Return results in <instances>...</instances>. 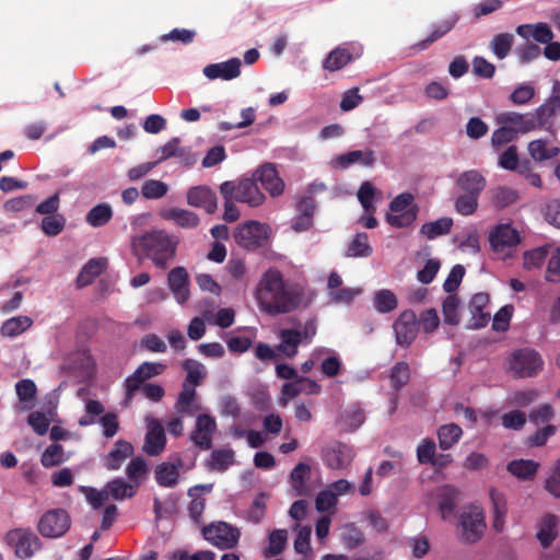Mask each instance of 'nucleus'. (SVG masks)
<instances>
[{"label": "nucleus", "mask_w": 560, "mask_h": 560, "mask_svg": "<svg viewBox=\"0 0 560 560\" xmlns=\"http://www.w3.org/2000/svg\"><path fill=\"white\" fill-rule=\"evenodd\" d=\"M418 207L413 206L408 211L387 213L386 221L393 228H408L416 221Z\"/></svg>", "instance_id": "09e8293b"}, {"label": "nucleus", "mask_w": 560, "mask_h": 560, "mask_svg": "<svg viewBox=\"0 0 560 560\" xmlns=\"http://www.w3.org/2000/svg\"><path fill=\"white\" fill-rule=\"evenodd\" d=\"M15 393L24 409H31L37 395V386L33 380L23 378L15 384Z\"/></svg>", "instance_id": "a19ab883"}, {"label": "nucleus", "mask_w": 560, "mask_h": 560, "mask_svg": "<svg viewBox=\"0 0 560 560\" xmlns=\"http://www.w3.org/2000/svg\"><path fill=\"white\" fill-rule=\"evenodd\" d=\"M459 299L456 295H447L443 301L442 313L444 322L448 325L456 326L459 324Z\"/></svg>", "instance_id": "3c124183"}, {"label": "nucleus", "mask_w": 560, "mask_h": 560, "mask_svg": "<svg viewBox=\"0 0 560 560\" xmlns=\"http://www.w3.org/2000/svg\"><path fill=\"white\" fill-rule=\"evenodd\" d=\"M112 218V207L108 203H98L86 213L85 221L93 228H101L107 224Z\"/></svg>", "instance_id": "58836bf2"}, {"label": "nucleus", "mask_w": 560, "mask_h": 560, "mask_svg": "<svg viewBox=\"0 0 560 560\" xmlns=\"http://www.w3.org/2000/svg\"><path fill=\"white\" fill-rule=\"evenodd\" d=\"M106 268V258L100 257L90 259L81 269L77 278V285L83 288L91 284Z\"/></svg>", "instance_id": "c756f323"}, {"label": "nucleus", "mask_w": 560, "mask_h": 560, "mask_svg": "<svg viewBox=\"0 0 560 560\" xmlns=\"http://www.w3.org/2000/svg\"><path fill=\"white\" fill-rule=\"evenodd\" d=\"M219 189L224 199L223 220L230 223L237 221L240 218V211L234 203V197H232L233 186L230 184H221Z\"/></svg>", "instance_id": "c03bdc74"}, {"label": "nucleus", "mask_w": 560, "mask_h": 560, "mask_svg": "<svg viewBox=\"0 0 560 560\" xmlns=\"http://www.w3.org/2000/svg\"><path fill=\"white\" fill-rule=\"evenodd\" d=\"M323 460L331 469L347 467L352 460V450L340 442H335L323 448Z\"/></svg>", "instance_id": "f3484780"}, {"label": "nucleus", "mask_w": 560, "mask_h": 560, "mask_svg": "<svg viewBox=\"0 0 560 560\" xmlns=\"http://www.w3.org/2000/svg\"><path fill=\"white\" fill-rule=\"evenodd\" d=\"M542 214L549 224L560 229V198L547 201L542 208Z\"/></svg>", "instance_id": "774afa93"}, {"label": "nucleus", "mask_w": 560, "mask_h": 560, "mask_svg": "<svg viewBox=\"0 0 560 560\" xmlns=\"http://www.w3.org/2000/svg\"><path fill=\"white\" fill-rule=\"evenodd\" d=\"M196 389L190 384L183 383V388L175 402V410L180 415H195L200 406L196 402Z\"/></svg>", "instance_id": "c85d7f7f"}, {"label": "nucleus", "mask_w": 560, "mask_h": 560, "mask_svg": "<svg viewBox=\"0 0 560 560\" xmlns=\"http://www.w3.org/2000/svg\"><path fill=\"white\" fill-rule=\"evenodd\" d=\"M184 463L176 458L173 463H162L155 467V479L161 487L174 488L178 483L179 469Z\"/></svg>", "instance_id": "4be33fe9"}, {"label": "nucleus", "mask_w": 560, "mask_h": 560, "mask_svg": "<svg viewBox=\"0 0 560 560\" xmlns=\"http://www.w3.org/2000/svg\"><path fill=\"white\" fill-rule=\"evenodd\" d=\"M463 430L455 423L444 424L438 430L439 446L443 450H450L462 438Z\"/></svg>", "instance_id": "ea45409f"}, {"label": "nucleus", "mask_w": 560, "mask_h": 560, "mask_svg": "<svg viewBox=\"0 0 560 560\" xmlns=\"http://www.w3.org/2000/svg\"><path fill=\"white\" fill-rule=\"evenodd\" d=\"M536 537L544 548H548L558 537V517L553 514H545L538 523Z\"/></svg>", "instance_id": "a878e982"}, {"label": "nucleus", "mask_w": 560, "mask_h": 560, "mask_svg": "<svg viewBox=\"0 0 560 560\" xmlns=\"http://www.w3.org/2000/svg\"><path fill=\"white\" fill-rule=\"evenodd\" d=\"M453 226V220L451 218H441L433 222L424 223L421 226V234L425 235L429 240H433L438 236L447 234Z\"/></svg>", "instance_id": "de8ad7c7"}, {"label": "nucleus", "mask_w": 560, "mask_h": 560, "mask_svg": "<svg viewBox=\"0 0 560 560\" xmlns=\"http://www.w3.org/2000/svg\"><path fill=\"white\" fill-rule=\"evenodd\" d=\"M241 67L242 62L238 58H231L223 62L207 65L202 72L209 80L231 81L241 75Z\"/></svg>", "instance_id": "dca6fc26"}, {"label": "nucleus", "mask_w": 560, "mask_h": 560, "mask_svg": "<svg viewBox=\"0 0 560 560\" xmlns=\"http://www.w3.org/2000/svg\"><path fill=\"white\" fill-rule=\"evenodd\" d=\"M372 254V247L369 244L366 233H358L348 247V256L369 257Z\"/></svg>", "instance_id": "4d7b16f0"}, {"label": "nucleus", "mask_w": 560, "mask_h": 560, "mask_svg": "<svg viewBox=\"0 0 560 560\" xmlns=\"http://www.w3.org/2000/svg\"><path fill=\"white\" fill-rule=\"evenodd\" d=\"M71 526V518L63 509H52L45 512L37 524L42 536L47 538H59L63 536Z\"/></svg>", "instance_id": "39448f33"}, {"label": "nucleus", "mask_w": 560, "mask_h": 560, "mask_svg": "<svg viewBox=\"0 0 560 560\" xmlns=\"http://www.w3.org/2000/svg\"><path fill=\"white\" fill-rule=\"evenodd\" d=\"M33 324V320L28 316H16L7 319L1 328L0 332L5 337H16L27 330Z\"/></svg>", "instance_id": "37998d69"}, {"label": "nucleus", "mask_w": 560, "mask_h": 560, "mask_svg": "<svg viewBox=\"0 0 560 560\" xmlns=\"http://www.w3.org/2000/svg\"><path fill=\"white\" fill-rule=\"evenodd\" d=\"M556 115V112L547 103L540 105L534 113H532V120L535 125V129L545 128L551 122V118Z\"/></svg>", "instance_id": "69168bd1"}, {"label": "nucleus", "mask_w": 560, "mask_h": 560, "mask_svg": "<svg viewBox=\"0 0 560 560\" xmlns=\"http://www.w3.org/2000/svg\"><path fill=\"white\" fill-rule=\"evenodd\" d=\"M498 164L503 170L518 171L525 173L528 170L529 161H525L520 164L517 147L510 145L500 156Z\"/></svg>", "instance_id": "473e14b6"}, {"label": "nucleus", "mask_w": 560, "mask_h": 560, "mask_svg": "<svg viewBox=\"0 0 560 560\" xmlns=\"http://www.w3.org/2000/svg\"><path fill=\"white\" fill-rule=\"evenodd\" d=\"M517 198L518 195L516 190L508 187H499L494 191L493 203L497 208L504 209L516 202Z\"/></svg>", "instance_id": "680f3d73"}, {"label": "nucleus", "mask_w": 560, "mask_h": 560, "mask_svg": "<svg viewBox=\"0 0 560 560\" xmlns=\"http://www.w3.org/2000/svg\"><path fill=\"white\" fill-rule=\"evenodd\" d=\"M186 201L190 207L203 209L208 214H213L218 209L217 194L206 185L190 187L186 192Z\"/></svg>", "instance_id": "9b49d317"}, {"label": "nucleus", "mask_w": 560, "mask_h": 560, "mask_svg": "<svg viewBox=\"0 0 560 560\" xmlns=\"http://www.w3.org/2000/svg\"><path fill=\"white\" fill-rule=\"evenodd\" d=\"M147 433L142 451L149 456H159L166 446V434L162 422L155 418H147Z\"/></svg>", "instance_id": "9d476101"}, {"label": "nucleus", "mask_w": 560, "mask_h": 560, "mask_svg": "<svg viewBox=\"0 0 560 560\" xmlns=\"http://www.w3.org/2000/svg\"><path fill=\"white\" fill-rule=\"evenodd\" d=\"M66 460L62 445L58 443L50 444L42 454L40 463L44 467L50 468L58 466Z\"/></svg>", "instance_id": "5fc2aeb1"}, {"label": "nucleus", "mask_w": 560, "mask_h": 560, "mask_svg": "<svg viewBox=\"0 0 560 560\" xmlns=\"http://www.w3.org/2000/svg\"><path fill=\"white\" fill-rule=\"evenodd\" d=\"M133 454V446L130 442L118 440L104 459V466L108 470H117L122 463Z\"/></svg>", "instance_id": "b1692460"}, {"label": "nucleus", "mask_w": 560, "mask_h": 560, "mask_svg": "<svg viewBox=\"0 0 560 560\" xmlns=\"http://www.w3.org/2000/svg\"><path fill=\"white\" fill-rule=\"evenodd\" d=\"M222 184L233 186L232 197L235 201L247 203L250 207H258L265 201V195L257 186L255 178H242L238 182L226 180Z\"/></svg>", "instance_id": "1a4fd4ad"}, {"label": "nucleus", "mask_w": 560, "mask_h": 560, "mask_svg": "<svg viewBox=\"0 0 560 560\" xmlns=\"http://www.w3.org/2000/svg\"><path fill=\"white\" fill-rule=\"evenodd\" d=\"M177 245L178 241L163 230L149 231L133 241V247L161 269H165L174 259Z\"/></svg>", "instance_id": "f03ea898"}, {"label": "nucleus", "mask_w": 560, "mask_h": 560, "mask_svg": "<svg viewBox=\"0 0 560 560\" xmlns=\"http://www.w3.org/2000/svg\"><path fill=\"white\" fill-rule=\"evenodd\" d=\"M108 493L115 499V500H122L126 498H131L136 490L133 487L124 481L122 479H114L110 482L107 483Z\"/></svg>", "instance_id": "bf43d9fd"}, {"label": "nucleus", "mask_w": 560, "mask_h": 560, "mask_svg": "<svg viewBox=\"0 0 560 560\" xmlns=\"http://www.w3.org/2000/svg\"><path fill=\"white\" fill-rule=\"evenodd\" d=\"M490 302V296L488 293L479 292L474 294L471 300L469 301L468 308L471 314V323L469 325L470 328H483L490 322L491 315L489 312H485V308Z\"/></svg>", "instance_id": "6ab92c4d"}, {"label": "nucleus", "mask_w": 560, "mask_h": 560, "mask_svg": "<svg viewBox=\"0 0 560 560\" xmlns=\"http://www.w3.org/2000/svg\"><path fill=\"white\" fill-rule=\"evenodd\" d=\"M457 185L464 192L479 197L481 191L486 188L487 180L480 172L469 170L459 175Z\"/></svg>", "instance_id": "bb28decb"}, {"label": "nucleus", "mask_w": 560, "mask_h": 560, "mask_svg": "<svg viewBox=\"0 0 560 560\" xmlns=\"http://www.w3.org/2000/svg\"><path fill=\"white\" fill-rule=\"evenodd\" d=\"M458 495L459 491L452 486H445L442 488L440 493L439 508L444 520L454 514Z\"/></svg>", "instance_id": "c9c22d12"}, {"label": "nucleus", "mask_w": 560, "mask_h": 560, "mask_svg": "<svg viewBox=\"0 0 560 560\" xmlns=\"http://www.w3.org/2000/svg\"><path fill=\"white\" fill-rule=\"evenodd\" d=\"M490 500L493 510V528L497 532H502L504 527V517L508 512L505 497L502 492L492 488L490 489Z\"/></svg>", "instance_id": "7c9ffc66"}, {"label": "nucleus", "mask_w": 560, "mask_h": 560, "mask_svg": "<svg viewBox=\"0 0 560 560\" xmlns=\"http://www.w3.org/2000/svg\"><path fill=\"white\" fill-rule=\"evenodd\" d=\"M487 528L485 513L478 508L464 511L459 515L457 532L463 544L474 545L480 541Z\"/></svg>", "instance_id": "7ed1b4c3"}, {"label": "nucleus", "mask_w": 560, "mask_h": 560, "mask_svg": "<svg viewBox=\"0 0 560 560\" xmlns=\"http://www.w3.org/2000/svg\"><path fill=\"white\" fill-rule=\"evenodd\" d=\"M217 430L215 419L207 413L199 415L196 427L190 434L191 442L203 451L212 447V436Z\"/></svg>", "instance_id": "f8f14e48"}, {"label": "nucleus", "mask_w": 560, "mask_h": 560, "mask_svg": "<svg viewBox=\"0 0 560 560\" xmlns=\"http://www.w3.org/2000/svg\"><path fill=\"white\" fill-rule=\"evenodd\" d=\"M517 136L506 125H500L491 136V145L494 150L501 149L503 145L514 141Z\"/></svg>", "instance_id": "e2e57ef3"}, {"label": "nucleus", "mask_w": 560, "mask_h": 560, "mask_svg": "<svg viewBox=\"0 0 560 560\" xmlns=\"http://www.w3.org/2000/svg\"><path fill=\"white\" fill-rule=\"evenodd\" d=\"M167 284L179 304H184L189 299V277L184 267H175L168 272Z\"/></svg>", "instance_id": "a211bd4d"}, {"label": "nucleus", "mask_w": 560, "mask_h": 560, "mask_svg": "<svg viewBox=\"0 0 560 560\" xmlns=\"http://www.w3.org/2000/svg\"><path fill=\"white\" fill-rule=\"evenodd\" d=\"M66 222L67 220L65 215L60 213L44 217L40 223V229L47 236H57L65 230Z\"/></svg>", "instance_id": "603ef678"}, {"label": "nucleus", "mask_w": 560, "mask_h": 560, "mask_svg": "<svg viewBox=\"0 0 560 560\" xmlns=\"http://www.w3.org/2000/svg\"><path fill=\"white\" fill-rule=\"evenodd\" d=\"M183 369L187 372L184 383L195 387L200 385L207 375L205 366L192 359L185 360L183 362Z\"/></svg>", "instance_id": "49530a36"}, {"label": "nucleus", "mask_w": 560, "mask_h": 560, "mask_svg": "<svg viewBox=\"0 0 560 560\" xmlns=\"http://www.w3.org/2000/svg\"><path fill=\"white\" fill-rule=\"evenodd\" d=\"M161 215L182 229H195L200 223V218L196 212L182 208L166 209Z\"/></svg>", "instance_id": "393cba45"}, {"label": "nucleus", "mask_w": 560, "mask_h": 560, "mask_svg": "<svg viewBox=\"0 0 560 560\" xmlns=\"http://www.w3.org/2000/svg\"><path fill=\"white\" fill-rule=\"evenodd\" d=\"M268 225L257 221H248L236 229L235 242L243 248L254 250L265 245L268 237Z\"/></svg>", "instance_id": "0eeeda50"}, {"label": "nucleus", "mask_w": 560, "mask_h": 560, "mask_svg": "<svg viewBox=\"0 0 560 560\" xmlns=\"http://www.w3.org/2000/svg\"><path fill=\"white\" fill-rule=\"evenodd\" d=\"M159 151L161 152V156L156 161L158 164L171 158H183L186 154L185 149L180 147V139L177 137L167 141Z\"/></svg>", "instance_id": "052dcab7"}, {"label": "nucleus", "mask_w": 560, "mask_h": 560, "mask_svg": "<svg viewBox=\"0 0 560 560\" xmlns=\"http://www.w3.org/2000/svg\"><path fill=\"white\" fill-rule=\"evenodd\" d=\"M259 308L268 315L288 314L302 302V290L284 281L281 271L275 267L267 269L255 291Z\"/></svg>", "instance_id": "f257e3e1"}, {"label": "nucleus", "mask_w": 560, "mask_h": 560, "mask_svg": "<svg viewBox=\"0 0 560 560\" xmlns=\"http://www.w3.org/2000/svg\"><path fill=\"white\" fill-rule=\"evenodd\" d=\"M516 33L525 38H533L537 43L547 44L552 40L553 33L546 23L523 24L516 27Z\"/></svg>", "instance_id": "cd10ccee"}, {"label": "nucleus", "mask_w": 560, "mask_h": 560, "mask_svg": "<svg viewBox=\"0 0 560 560\" xmlns=\"http://www.w3.org/2000/svg\"><path fill=\"white\" fill-rule=\"evenodd\" d=\"M455 23H456L455 19H447V20L441 22L440 24L435 25L433 31L431 32V34L427 38L419 42L416 45V47L419 50H424V49L429 48L433 43H435L441 37H443L448 32H451L454 28Z\"/></svg>", "instance_id": "a18cd8bd"}, {"label": "nucleus", "mask_w": 560, "mask_h": 560, "mask_svg": "<svg viewBox=\"0 0 560 560\" xmlns=\"http://www.w3.org/2000/svg\"><path fill=\"white\" fill-rule=\"evenodd\" d=\"M7 538L15 546V555L22 559L31 558L39 542L35 534L23 529L11 530Z\"/></svg>", "instance_id": "2eb2a0df"}, {"label": "nucleus", "mask_w": 560, "mask_h": 560, "mask_svg": "<svg viewBox=\"0 0 560 560\" xmlns=\"http://www.w3.org/2000/svg\"><path fill=\"white\" fill-rule=\"evenodd\" d=\"M542 365L544 361L540 354L529 348L517 349L509 358L510 371L518 378L537 375L542 370Z\"/></svg>", "instance_id": "20e7f679"}, {"label": "nucleus", "mask_w": 560, "mask_h": 560, "mask_svg": "<svg viewBox=\"0 0 560 560\" xmlns=\"http://www.w3.org/2000/svg\"><path fill=\"white\" fill-rule=\"evenodd\" d=\"M398 305L396 295L387 289L380 290L374 296V306L380 313L394 311Z\"/></svg>", "instance_id": "864d4df0"}, {"label": "nucleus", "mask_w": 560, "mask_h": 560, "mask_svg": "<svg viewBox=\"0 0 560 560\" xmlns=\"http://www.w3.org/2000/svg\"><path fill=\"white\" fill-rule=\"evenodd\" d=\"M498 125H506L517 136L535 130L532 113L520 114L516 112H503L497 116Z\"/></svg>", "instance_id": "aec40b11"}, {"label": "nucleus", "mask_w": 560, "mask_h": 560, "mask_svg": "<svg viewBox=\"0 0 560 560\" xmlns=\"http://www.w3.org/2000/svg\"><path fill=\"white\" fill-rule=\"evenodd\" d=\"M235 453L231 448H219L212 451L208 460V468L214 471H225L234 464Z\"/></svg>", "instance_id": "72a5a7b5"}, {"label": "nucleus", "mask_w": 560, "mask_h": 560, "mask_svg": "<svg viewBox=\"0 0 560 560\" xmlns=\"http://www.w3.org/2000/svg\"><path fill=\"white\" fill-rule=\"evenodd\" d=\"M254 178L260 182L261 186L270 194L271 197L280 196L284 190V182L280 178L276 166L266 163L256 170Z\"/></svg>", "instance_id": "4468645a"}, {"label": "nucleus", "mask_w": 560, "mask_h": 560, "mask_svg": "<svg viewBox=\"0 0 560 560\" xmlns=\"http://www.w3.org/2000/svg\"><path fill=\"white\" fill-rule=\"evenodd\" d=\"M514 37L510 33H501L493 37L490 47L492 52L499 59H504L511 51Z\"/></svg>", "instance_id": "8fccbe9b"}, {"label": "nucleus", "mask_w": 560, "mask_h": 560, "mask_svg": "<svg viewBox=\"0 0 560 560\" xmlns=\"http://www.w3.org/2000/svg\"><path fill=\"white\" fill-rule=\"evenodd\" d=\"M352 55L347 48L337 47L331 50L324 60L323 67L330 72L342 69L346 65L351 62Z\"/></svg>", "instance_id": "4c0bfd02"}, {"label": "nucleus", "mask_w": 560, "mask_h": 560, "mask_svg": "<svg viewBox=\"0 0 560 560\" xmlns=\"http://www.w3.org/2000/svg\"><path fill=\"white\" fill-rule=\"evenodd\" d=\"M436 445L432 439H425L417 447V459L421 465L432 464L435 458Z\"/></svg>", "instance_id": "338daca9"}, {"label": "nucleus", "mask_w": 560, "mask_h": 560, "mask_svg": "<svg viewBox=\"0 0 560 560\" xmlns=\"http://www.w3.org/2000/svg\"><path fill=\"white\" fill-rule=\"evenodd\" d=\"M538 467L539 464L532 459H516L510 462L506 469L513 476L526 480L536 475Z\"/></svg>", "instance_id": "e433bc0d"}, {"label": "nucleus", "mask_w": 560, "mask_h": 560, "mask_svg": "<svg viewBox=\"0 0 560 560\" xmlns=\"http://www.w3.org/2000/svg\"><path fill=\"white\" fill-rule=\"evenodd\" d=\"M337 163L339 164V166L346 168L348 167L349 165L353 164V163H360L364 166H372L374 163H375V155H374V152L369 150V151H361V150H355V151H350L346 154H341L337 158Z\"/></svg>", "instance_id": "f704fd0d"}, {"label": "nucleus", "mask_w": 560, "mask_h": 560, "mask_svg": "<svg viewBox=\"0 0 560 560\" xmlns=\"http://www.w3.org/2000/svg\"><path fill=\"white\" fill-rule=\"evenodd\" d=\"M513 312V305L508 304L502 306L493 316L492 329L495 331L508 330Z\"/></svg>", "instance_id": "0e129e2a"}, {"label": "nucleus", "mask_w": 560, "mask_h": 560, "mask_svg": "<svg viewBox=\"0 0 560 560\" xmlns=\"http://www.w3.org/2000/svg\"><path fill=\"white\" fill-rule=\"evenodd\" d=\"M528 152L536 162H542L559 155L560 149L550 144L547 140L538 139L528 143Z\"/></svg>", "instance_id": "2f4dec72"}, {"label": "nucleus", "mask_w": 560, "mask_h": 560, "mask_svg": "<svg viewBox=\"0 0 560 560\" xmlns=\"http://www.w3.org/2000/svg\"><path fill=\"white\" fill-rule=\"evenodd\" d=\"M311 478V466L305 463H299L290 474V481L295 497H308L312 488L308 486Z\"/></svg>", "instance_id": "412c9836"}, {"label": "nucleus", "mask_w": 560, "mask_h": 560, "mask_svg": "<svg viewBox=\"0 0 560 560\" xmlns=\"http://www.w3.org/2000/svg\"><path fill=\"white\" fill-rule=\"evenodd\" d=\"M394 332L397 345L400 347H409L417 338L419 331V322L416 313L411 310H405L395 320Z\"/></svg>", "instance_id": "6e6552de"}, {"label": "nucleus", "mask_w": 560, "mask_h": 560, "mask_svg": "<svg viewBox=\"0 0 560 560\" xmlns=\"http://www.w3.org/2000/svg\"><path fill=\"white\" fill-rule=\"evenodd\" d=\"M518 232L510 224H499L490 233L489 242L494 252H505L520 243Z\"/></svg>", "instance_id": "ddd939ff"}, {"label": "nucleus", "mask_w": 560, "mask_h": 560, "mask_svg": "<svg viewBox=\"0 0 560 560\" xmlns=\"http://www.w3.org/2000/svg\"><path fill=\"white\" fill-rule=\"evenodd\" d=\"M389 378L395 390H400L410 380V368L408 363L397 362L390 370Z\"/></svg>", "instance_id": "6e6d98bb"}, {"label": "nucleus", "mask_w": 560, "mask_h": 560, "mask_svg": "<svg viewBox=\"0 0 560 560\" xmlns=\"http://www.w3.org/2000/svg\"><path fill=\"white\" fill-rule=\"evenodd\" d=\"M287 541V529H273L268 536V546L262 551L264 556L271 558L280 555L284 550Z\"/></svg>", "instance_id": "79ce46f5"}, {"label": "nucleus", "mask_w": 560, "mask_h": 560, "mask_svg": "<svg viewBox=\"0 0 560 560\" xmlns=\"http://www.w3.org/2000/svg\"><path fill=\"white\" fill-rule=\"evenodd\" d=\"M306 332L296 329L284 328L279 331L280 343L278 351L287 358H294L298 354V348L302 343Z\"/></svg>", "instance_id": "5701e85b"}, {"label": "nucleus", "mask_w": 560, "mask_h": 560, "mask_svg": "<svg viewBox=\"0 0 560 560\" xmlns=\"http://www.w3.org/2000/svg\"><path fill=\"white\" fill-rule=\"evenodd\" d=\"M202 535L212 545L221 549H231L237 545L241 533L226 522H213L203 526Z\"/></svg>", "instance_id": "423d86ee"}, {"label": "nucleus", "mask_w": 560, "mask_h": 560, "mask_svg": "<svg viewBox=\"0 0 560 560\" xmlns=\"http://www.w3.org/2000/svg\"><path fill=\"white\" fill-rule=\"evenodd\" d=\"M168 191L166 183L158 179H148L141 187V194L145 199H160Z\"/></svg>", "instance_id": "13d9d810"}]
</instances>
